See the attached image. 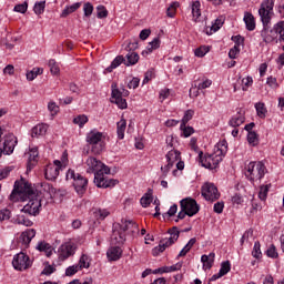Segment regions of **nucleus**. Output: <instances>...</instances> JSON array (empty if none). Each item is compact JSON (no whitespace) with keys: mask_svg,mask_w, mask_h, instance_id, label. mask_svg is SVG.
Returning a JSON list of instances; mask_svg holds the SVG:
<instances>
[{"mask_svg":"<svg viewBox=\"0 0 284 284\" xmlns=\"http://www.w3.org/2000/svg\"><path fill=\"white\" fill-rule=\"evenodd\" d=\"M254 83V80L252 77H246L242 79V90L243 92H247L250 88H252V84Z\"/></svg>","mask_w":284,"mask_h":284,"instance_id":"44","label":"nucleus"},{"mask_svg":"<svg viewBox=\"0 0 284 284\" xmlns=\"http://www.w3.org/2000/svg\"><path fill=\"white\" fill-rule=\"evenodd\" d=\"M265 254L268 258H278V252L276 251V246L273 244L267 247Z\"/></svg>","mask_w":284,"mask_h":284,"instance_id":"49","label":"nucleus"},{"mask_svg":"<svg viewBox=\"0 0 284 284\" xmlns=\"http://www.w3.org/2000/svg\"><path fill=\"white\" fill-rule=\"evenodd\" d=\"M48 111L50 112L51 116H57L59 114V105L54 101H50L48 103Z\"/></svg>","mask_w":284,"mask_h":284,"instance_id":"52","label":"nucleus"},{"mask_svg":"<svg viewBox=\"0 0 284 284\" xmlns=\"http://www.w3.org/2000/svg\"><path fill=\"white\" fill-rule=\"evenodd\" d=\"M191 10H192L193 21H199V19L201 18V2L193 1L191 3Z\"/></svg>","mask_w":284,"mask_h":284,"instance_id":"32","label":"nucleus"},{"mask_svg":"<svg viewBox=\"0 0 284 284\" xmlns=\"http://www.w3.org/2000/svg\"><path fill=\"white\" fill-rule=\"evenodd\" d=\"M10 216H12V212H10V210L8 209L0 210V222L10 220Z\"/></svg>","mask_w":284,"mask_h":284,"instance_id":"59","label":"nucleus"},{"mask_svg":"<svg viewBox=\"0 0 284 284\" xmlns=\"http://www.w3.org/2000/svg\"><path fill=\"white\" fill-rule=\"evenodd\" d=\"M112 92H111V103H115L120 110L128 109V101L123 99L121 90L116 87V84H112Z\"/></svg>","mask_w":284,"mask_h":284,"instance_id":"15","label":"nucleus"},{"mask_svg":"<svg viewBox=\"0 0 284 284\" xmlns=\"http://www.w3.org/2000/svg\"><path fill=\"white\" fill-rule=\"evenodd\" d=\"M180 205L181 210H184L187 216H194L195 214H199V204L192 197L181 200Z\"/></svg>","mask_w":284,"mask_h":284,"instance_id":"14","label":"nucleus"},{"mask_svg":"<svg viewBox=\"0 0 284 284\" xmlns=\"http://www.w3.org/2000/svg\"><path fill=\"white\" fill-rule=\"evenodd\" d=\"M136 230H139V225L132 221H124L122 224H114L111 235V243L113 245H121L125 243V232H131V234H134Z\"/></svg>","mask_w":284,"mask_h":284,"instance_id":"5","label":"nucleus"},{"mask_svg":"<svg viewBox=\"0 0 284 284\" xmlns=\"http://www.w3.org/2000/svg\"><path fill=\"white\" fill-rule=\"evenodd\" d=\"M207 52H210V47L202 45V47L195 49L194 54H195V57H199L200 59H202V57H205V54H207Z\"/></svg>","mask_w":284,"mask_h":284,"instance_id":"53","label":"nucleus"},{"mask_svg":"<svg viewBox=\"0 0 284 284\" xmlns=\"http://www.w3.org/2000/svg\"><path fill=\"white\" fill-rule=\"evenodd\" d=\"M267 169L263 162H250L245 166V176L251 183H258L263 176H265Z\"/></svg>","mask_w":284,"mask_h":284,"instance_id":"6","label":"nucleus"},{"mask_svg":"<svg viewBox=\"0 0 284 284\" xmlns=\"http://www.w3.org/2000/svg\"><path fill=\"white\" fill-rule=\"evenodd\" d=\"M48 132V124L40 123L32 128L31 136L39 139V136H45Z\"/></svg>","mask_w":284,"mask_h":284,"instance_id":"23","label":"nucleus"},{"mask_svg":"<svg viewBox=\"0 0 284 284\" xmlns=\"http://www.w3.org/2000/svg\"><path fill=\"white\" fill-rule=\"evenodd\" d=\"M273 29L275 30L276 37L280 36V41H284V21L275 23Z\"/></svg>","mask_w":284,"mask_h":284,"instance_id":"37","label":"nucleus"},{"mask_svg":"<svg viewBox=\"0 0 284 284\" xmlns=\"http://www.w3.org/2000/svg\"><path fill=\"white\" fill-rule=\"evenodd\" d=\"M14 12H20V14H26V12H28V2L17 4L14 7Z\"/></svg>","mask_w":284,"mask_h":284,"instance_id":"61","label":"nucleus"},{"mask_svg":"<svg viewBox=\"0 0 284 284\" xmlns=\"http://www.w3.org/2000/svg\"><path fill=\"white\" fill-rule=\"evenodd\" d=\"M77 272H81V267L78 264L71 265V266L67 267L65 276H74V274H77Z\"/></svg>","mask_w":284,"mask_h":284,"instance_id":"54","label":"nucleus"},{"mask_svg":"<svg viewBox=\"0 0 284 284\" xmlns=\"http://www.w3.org/2000/svg\"><path fill=\"white\" fill-rule=\"evenodd\" d=\"M79 8H81V2H75L71 6H67L63 10L62 13L60 14V17L62 19H65V17H70V14H72L73 12H77L79 10Z\"/></svg>","mask_w":284,"mask_h":284,"instance_id":"29","label":"nucleus"},{"mask_svg":"<svg viewBox=\"0 0 284 284\" xmlns=\"http://www.w3.org/2000/svg\"><path fill=\"white\" fill-rule=\"evenodd\" d=\"M93 216L98 219V221H105V219L110 216V211H108L106 209H95V211L93 212Z\"/></svg>","mask_w":284,"mask_h":284,"instance_id":"35","label":"nucleus"},{"mask_svg":"<svg viewBox=\"0 0 284 284\" xmlns=\"http://www.w3.org/2000/svg\"><path fill=\"white\" fill-rule=\"evenodd\" d=\"M180 130L182 131V136H184V139H187L194 134V129L192 126H185V124H181Z\"/></svg>","mask_w":284,"mask_h":284,"instance_id":"48","label":"nucleus"},{"mask_svg":"<svg viewBox=\"0 0 284 284\" xmlns=\"http://www.w3.org/2000/svg\"><path fill=\"white\" fill-rule=\"evenodd\" d=\"M12 266L14 270H18V272H23V270L32 267V262L28 254L20 252L13 256Z\"/></svg>","mask_w":284,"mask_h":284,"instance_id":"11","label":"nucleus"},{"mask_svg":"<svg viewBox=\"0 0 284 284\" xmlns=\"http://www.w3.org/2000/svg\"><path fill=\"white\" fill-rule=\"evenodd\" d=\"M83 12L84 17H92V12H94V6H92L90 2H85L83 6Z\"/></svg>","mask_w":284,"mask_h":284,"instance_id":"55","label":"nucleus"},{"mask_svg":"<svg viewBox=\"0 0 284 284\" xmlns=\"http://www.w3.org/2000/svg\"><path fill=\"white\" fill-rule=\"evenodd\" d=\"M247 142L252 148H256L258 145V134L255 131H250L247 133Z\"/></svg>","mask_w":284,"mask_h":284,"instance_id":"36","label":"nucleus"},{"mask_svg":"<svg viewBox=\"0 0 284 284\" xmlns=\"http://www.w3.org/2000/svg\"><path fill=\"white\" fill-rule=\"evenodd\" d=\"M42 187H43V191L47 192V194H49L50 199H54V196H57V189H54L52 184L44 183Z\"/></svg>","mask_w":284,"mask_h":284,"instance_id":"43","label":"nucleus"},{"mask_svg":"<svg viewBox=\"0 0 284 284\" xmlns=\"http://www.w3.org/2000/svg\"><path fill=\"white\" fill-rule=\"evenodd\" d=\"M258 16L263 26H270L272 23V18L274 17V0L262 1Z\"/></svg>","mask_w":284,"mask_h":284,"instance_id":"10","label":"nucleus"},{"mask_svg":"<svg viewBox=\"0 0 284 284\" xmlns=\"http://www.w3.org/2000/svg\"><path fill=\"white\" fill-rule=\"evenodd\" d=\"M166 164L161 166L162 176L165 179L172 170L173 176H180L182 170L185 169V162L181 161V152L178 150H171L165 155Z\"/></svg>","mask_w":284,"mask_h":284,"instance_id":"4","label":"nucleus"},{"mask_svg":"<svg viewBox=\"0 0 284 284\" xmlns=\"http://www.w3.org/2000/svg\"><path fill=\"white\" fill-rule=\"evenodd\" d=\"M241 52V48L239 44H235L230 51L229 57L230 59H236L239 57V53Z\"/></svg>","mask_w":284,"mask_h":284,"instance_id":"60","label":"nucleus"},{"mask_svg":"<svg viewBox=\"0 0 284 284\" xmlns=\"http://www.w3.org/2000/svg\"><path fill=\"white\" fill-rule=\"evenodd\" d=\"M261 37L264 43H272L277 38L275 29L270 28V24L263 26Z\"/></svg>","mask_w":284,"mask_h":284,"instance_id":"19","label":"nucleus"},{"mask_svg":"<svg viewBox=\"0 0 284 284\" xmlns=\"http://www.w3.org/2000/svg\"><path fill=\"white\" fill-rule=\"evenodd\" d=\"M87 174H94V183L97 187H114L118 180L108 179L105 175L110 174V168L94 156H89L84 162Z\"/></svg>","mask_w":284,"mask_h":284,"instance_id":"2","label":"nucleus"},{"mask_svg":"<svg viewBox=\"0 0 284 284\" xmlns=\"http://www.w3.org/2000/svg\"><path fill=\"white\" fill-rule=\"evenodd\" d=\"M89 119L85 114H80L73 119L74 125H79L80 128H83L85 123H88Z\"/></svg>","mask_w":284,"mask_h":284,"instance_id":"42","label":"nucleus"},{"mask_svg":"<svg viewBox=\"0 0 284 284\" xmlns=\"http://www.w3.org/2000/svg\"><path fill=\"white\" fill-rule=\"evenodd\" d=\"M226 154L227 141L222 140L215 144L212 154L203 155V152L200 153V163L202 168H205L206 170H216L219 168V163L223 161Z\"/></svg>","mask_w":284,"mask_h":284,"instance_id":"3","label":"nucleus"},{"mask_svg":"<svg viewBox=\"0 0 284 284\" xmlns=\"http://www.w3.org/2000/svg\"><path fill=\"white\" fill-rule=\"evenodd\" d=\"M212 87V80L205 78L197 84V90H207Z\"/></svg>","mask_w":284,"mask_h":284,"instance_id":"56","label":"nucleus"},{"mask_svg":"<svg viewBox=\"0 0 284 284\" xmlns=\"http://www.w3.org/2000/svg\"><path fill=\"white\" fill-rule=\"evenodd\" d=\"M179 9V2H172L166 9V16L170 19H174L176 17V10Z\"/></svg>","mask_w":284,"mask_h":284,"instance_id":"41","label":"nucleus"},{"mask_svg":"<svg viewBox=\"0 0 284 284\" xmlns=\"http://www.w3.org/2000/svg\"><path fill=\"white\" fill-rule=\"evenodd\" d=\"M36 250H38V252H43L48 257H50L51 254H54V247L45 241L38 242Z\"/></svg>","mask_w":284,"mask_h":284,"instance_id":"25","label":"nucleus"},{"mask_svg":"<svg viewBox=\"0 0 284 284\" xmlns=\"http://www.w3.org/2000/svg\"><path fill=\"white\" fill-rule=\"evenodd\" d=\"M161 48V38L156 37L151 42L148 43L145 50L142 51V57H149L152 54L154 50H159Z\"/></svg>","mask_w":284,"mask_h":284,"instance_id":"21","label":"nucleus"},{"mask_svg":"<svg viewBox=\"0 0 284 284\" xmlns=\"http://www.w3.org/2000/svg\"><path fill=\"white\" fill-rule=\"evenodd\" d=\"M243 123H245V111L240 109L230 118L229 125L230 128H241Z\"/></svg>","mask_w":284,"mask_h":284,"instance_id":"18","label":"nucleus"},{"mask_svg":"<svg viewBox=\"0 0 284 284\" xmlns=\"http://www.w3.org/2000/svg\"><path fill=\"white\" fill-rule=\"evenodd\" d=\"M170 94H171L170 89H162L160 91V101H161V103H163V101H165V99H170Z\"/></svg>","mask_w":284,"mask_h":284,"instance_id":"64","label":"nucleus"},{"mask_svg":"<svg viewBox=\"0 0 284 284\" xmlns=\"http://www.w3.org/2000/svg\"><path fill=\"white\" fill-rule=\"evenodd\" d=\"M140 203L142 207H148L150 203H152V194H144L140 200Z\"/></svg>","mask_w":284,"mask_h":284,"instance_id":"57","label":"nucleus"},{"mask_svg":"<svg viewBox=\"0 0 284 284\" xmlns=\"http://www.w3.org/2000/svg\"><path fill=\"white\" fill-rule=\"evenodd\" d=\"M37 236V231L34 229H28L20 235V243H22L23 247H29L32 239Z\"/></svg>","mask_w":284,"mask_h":284,"instance_id":"20","label":"nucleus"},{"mask_svg":"<svg viewBox=\"0 0 284 284\" xmlns=\"http://www.w3.org/2000/svg\"><path fill=\"white\" fill-rule=\"evenodd\" d=\"M194 245H196V240L195 237H192L186 245L180 251L179 256H185L187 254V252H190V250H192V247H194Z\"/></svg>","mask_w":284,"mask_h":284,"instance_id":"39","label":"nucleus"},{"mask_svg":"<svg viewBox=\"0 0 284 284\" xmlns=\"http://www.w3.org/2000/svg\"><path fill=\"white\" fill-rule=\"evenodd\" d=\"M58 161L60 162L59 168H61L62 170H64V168H68V151H64L60 160Z\"/></svg>","mask_w":284,"mask_h":284,"instance_id":"58","label":"nucleus"},{"mask_svg":"<svg viewBox=\"0 0 284 284\" xmlns=\"http://www.w3.org/2000/svg\"><path fill=\"white\" fill-rule=\"evenodd\" d=\"M123 256V250L119 246H111L106 251L108 261H119Z\"/></svg>","mask_w":284,"mask_h":284,"instance_id":"22","label":"nucleus"},{"mask_svg":"<svg viewBox=\"0 0 284 284\" xmlns=\"http://www.w3.org/2000/svg\"><path fill=\"white\" fill-rule=\"evenodd\" d=\"M231 201L233 205H243V203H245V200L243 199V196H241V194L233 195Z\"/></svg>","mask_w":284,"mask_h":284,"instance_id":"63","label":"nucleus"},{"mask_svg":"<svg viewBox=\"0 0 284 284\" xmlns=\"http://www.w3.org/2000/svg\"><path fill=\"white\" fill-rule=\"evenodd\" d=\"M10 201L17 203L21 201L27 204L21 209L24 214H30V216H37L40 214L43 205V195L32 187V184L21 178L14 182V189L10 194Z\"/></svg>","mask_w":284,"mask_h":284,"instance_id":"1","label":"nucleus"},{"mask_svg":"<svg viewBox=\"0 0 284 284\" xmlns=\"http://www.w3.org/2000/svg\"><path fill=\"white\" fill-rule=\"evenodd\" d=\"M108 14H109L108 9L104 6L100 4L97 7L98 19H108Z\"/></svg>","mask_w":284,"mask_h":284,"instance_id":"46","label":"nucleus"},{"mask_svg":"<svg viewBox=\"0 0 284 284\" xmlns=\"http://www.w3.org/2000/svg\"><path fill=\"white\" fill-rule=\"evenodd\" d=\"M192 116H194V111L193 110L185 111L184 116L182 118L181 124H185L189 121H192Z\"/></svg>","mask_w":284,"mask_h":284,"instance_id":"62","label":"nucleus"},{"mask_svg":"<svg viewBox=\"0 0 284 284\" xmlns=\"http://www.w3.org/2000/svg\"><path fill=\"white\" fill-rule=\"evenodd\" d=\"M255 110L260 119H265L267 116V108H265V103L263 102L255 103Z\"/></svg>","mask_w":284,"mask_h":284,"instance_id":"34","label":"nucleus"},{"mask_svg":"<svg viewBox=\"0 0 284 284\" xmlns=\"http://www.w3.org/2000/svg\"><path fill=\"white\" fill-rule=\"evenodd\" d=\"M90 265H92V257L88 253H82L78 262V267L80 270H90Z\"/></svg>","mask_w":284,"mask_h":284,"instance_id":"27","label":"nucleus"},{"mask_svg":"<svg viewBox=\"0 0 284 284\" xmlns=\"http://www.w3.org/2000/svg\"><path fill=\"white\" fill-rule=\"evenodd\" d=\"M243 21L246 26V30H248L250 32L256 30V20L254 19V14H252L251 12H245Z\"/></svg>","mask_w":284,"mask_h":284,"instance_id":"26","label":"nucleus"},{"mask_svg":"<svg viewBox=\"0 0 284 284\" xmlns=\"http://www.w3.org/2000/svg\"><path fill=\"white\" fill-rule=\"evenodd\" d=\"M13 221L18 225H24V227H32V221L26 219V216L23 215H17V217H14Z\"/></svg>","mask_w":284,"mask_h":284,"instance_id":"38","label":"nucleus"},{"mask_svg":"<svg viewBox=\"0 0 284 284\" xmlns=\"http://www.w3.org/2000/svg\"><path fill=\"white\" fill-rule=\"evenodd\" d=\"M180 232L178 227H172L169 230V237H164L160 241L159 245L155 246L152 250V255L153 256H159V254L165 252L168 247H171V245H174L176 241H179Z\"/></svg>","mask_w":284,"mask_h":284,"instance_id":"7","label":"nucleus"},{"mask_svg":"<svg viewBox=\"0 0 284 284\" xmlns=\"http://www.w3.org/2000/svg\"><path fill=\"white\" fill-rule=\"evenodd\" d=\"M105 136L102 132L97 130H92L87 134V143L91 145V150L93 154H101L102 150H104L105 145L103 144V139Z\"/></svg>","mask_w":284,"mask_h":284,"instance_id":"9","label":"nucleus"},{"mask_svg":"<svg viewBox=\"0 0 284 284\" xmlns=\"http://www.w3.org/2000/svg\"><path fill=\"white\" fill-rule=\"evenodd\" d=\"M49 68H50V72L53 75L59 74V72H61V69L59 68V64L57 63L55 60H49Z\"/></svg>","mask_w":284,"mask_h":284,"instance_id":"50","label":"nucleus"},{"mask_svg":"<svg viewBox=\"0 0 284 284\" xmlns=\"http://www.w3.org/2000/svg\"><path fill=\"white\" fill-rule=\"evenodd\" d=\"M121 63H125V58L123 55L115 57L111 64L105 69V72H113L121 65Z\"/></svg>","mask_w":284,"mask_h":284,"instance_id":"31","label":"nucleus"},{"mask_svg":"<svg viewBox=\"0 0 284 284\" xmlns=\"http://www.w3.org/2000/svg\"><path fill=\"white\" fill-rule=\"evenodd\" d=\"M17 136L12 133H8L4 135V141H3V150L0 149V156L1 154H12L14 152V148H17Z\"/></svg>","mask_w":284,"mask_h":284,"instance_id":"16","label":"nucleus"},{"mask_svg":"<svg viewBox=\"0 0 284 284\" xmlns=\"http://www.w3.org/2000/svg\"><path fill=\"white\" fill-rule=\"evenodd\" d=\"M214 258H216V254L210 253L209 255L201 256L202 268L204 271L212 270V265H214Z\"/></svg>","mask_w":284,"mask_h":284,"instance_id":"24","label":"nucleus"},{"mask_svg":"<svg viewBox=\"0 0 284 284\" xmlns=\"http://www.w3.org/2000/svg\"><path fill=\"white\" fill-rule=\"evenodd\" d=\"M253 258L261 260L263 258V252H261V242L256 241L252 251Z\"/></svg>","mask_w":284,"mask_h":284,"instance_id":"40","label":"nucleus"},{"mask_svg":"<svg viewBox=\"0 0 284 284\" xmlns=\"http://www.w3.org/2000/svg\"><path fill=\"white\" fill-rule=\"evenodd\" d=\"M202 196L205 201H219L221 199V193L216 185L212 182H206L202 185Z\"/></svg>","mask_w":284,"mask_h":284,"instance_id":"12","label":"nucleus"},{"mask_svg":"<svg viewBox=\"0 0 284 284\" xmlns=\"http://www.w3.org/2000/svg\"><path fill=\"white\" fill-rule=\"evenodd\" d=\"M270 184L266 185H262L260 187V192H258V199H261V201H265V199H267V192H270Z\"/></svg>","mask_w":284,"mask_h":284,"instance_id":"51","label":"nucleus"},{"mask_svg":"<svg viewBox=\"0 0 284 284\" xmlns=\"http://www.w3.org/2000/svg\"><path fill=\"white\" fill-rule=\"evenodd\" d=\"M67 181H73V187L79 196L85 194V190H88V180L85 176L81 175V173H75L74 170L70 169L67 172Z\"/></svg>","mask_w":284,"mask_h":284,"instance_id":"8","label":"nucleus"},{"mask_svg":"<svg viewBox=\"0 0 284 284\" xmlns=\"http://www.w3.org/2000/svg\"><path fill=\"white\" fill-rule=\"evenodd\" d=\"M43 74V68L36 67L30 71H27V80L28 81H34L38 77H41Z\"/></svg>","mask_w":284,"mask_h":284,"instance_id":"33","label":"nucleus"},{"mask_svg":"<svg viewBox=\"0 0 284 284\" xmlns=\"http://www.w3.org/2000/svg\"><path fill=\"white\" fill-rule=\"evenodd\" d=\"M126 128H128V122L125 121V119H121L118 122V128H116V134H118V139H120V141H122V139H125Z\"/></svg>","mask_w":284,"mask_h":284,"instance_id":"30","label":"nucleus"},{"mask_svg":"<svg viewBox=\"0 0 284 284\" xmlns=\"http://www.w3.org/2000/svg\"><path fill=\"white\" fill-rule=\"evenodd\" d=\"M59 160H54L52 164H48L44 169V176L48 181H55L59 176V172L63 170Z\"/></svg>","mask_w":284,"mask_h":284,"instance_id":"17","label":"nucleus"},{"mask_svg":"<svg viewBox=\"0 0 284 284\" xmlns=\"http://www.w3.org/2000/svg\"><path fill=\"white\" fill-rule=\"evenodd\" d=\"M230 270H232V264L230 263V261H225L221 263L219 273L222 276H225L230 272Z\"/></svg>","mask_w":284,"mask_h":284,"instance_id":"47","label":"nucleus"},{"mask_svg":"<svg viewBox=\"0 0 284 284\" xmlns=\"http://www.w3.org/2000/svg\"><path fill=\"white\" fill-rule=\"evenodd\" d=\"M139 53L132 51V52H129L126 55H125V59H124V65H126L128 68H130V65H136L139 63Z\"/></svg>","mask_w":284,"mask_h":284,"instance_id":"28","label":"nucleus"},{"mask_svg":"<svg viewBox=\"0 0 284 284\" xmlns=\"http://www.w3.org/2000/svg\"><path fill=\"white\" fill-rule=\"evenodd\" d=\"M33 12L36 14H43L45 12V1H38L34 3Z\"/></svg>","mask_w":284,"mask_h":284,"instance_id":"45","label":"nucleus"},{"mask_svg":"<svg viewBox=\"0 0 284 284\" xmlns=\"http://www.w3.org/2000/svg\"><path fill=\"white\" fill-rule=\"evenodd\" d=\"M77 243L69 241L64 242L59 248H58V254L60 261H67V258H70V256H74L77 253Z\"/></svg>","mask_w":284,"mask_h":284,"instance_id":"13","label":"nucleus"}]
</instances>
